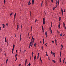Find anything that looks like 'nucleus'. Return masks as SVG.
I'll list each match as a JSON object with an SVG mask.
<instances>
[{
  "label": "nucleus",
  "mask_w": 66,
  "mask_h": 66,
  "mask_svg": "<svg viewBox=\"0 0 66 66\" xmlns=\"http://www.w3.org/2000/svg\"><path fill=\"white\" fill-rule=\"evenodd\" d=\"M27 59L26 60L25 62V66H26V64H27Z\"/></svg>",
  "instance_id": "nucleus-1"
},
{
  "label": "nucleus",
  "mask_w": 66,
  "mask_h": 66,
  "mask_svg": "<svg viewBox=\"0 0 66 66\" xmlns=\"http://www.w3.org/2000/svg\"><path fill=\"white\" fill-rule=\"evenodd\" d=\"M34 40H33L32 41L31 40V43L32 45H33V43H34Z\"/></svg>",
  "instance_id": "nucleus-2"
},
{
  "label": "nucleus",
  "mask_w": 66,
  "mask_h": 66,
  "mask_svg": "<svg viewBox=\"0 0 66 66\" xmlns=\"http://www.w3.org/2000/svg\"><path fill=\"white\" fill-rule=\"evenodd\" d=\"M33 54H34V53H33V52H32L31 54L32 59L33 58Z\"/></svg>",
  "instance_id": "nucleus-3"
},
{
  "label": "nucleus",
  "mask_w": 66,
  "mask_h": 66,
  "mask_svg": "<svg viewBox=\"0 0 66 66\" xmlns=\"http://www.w3.org/2000/svg\"><path fill=\"white\" fill-rule=\"evenodd\" d=\"M59 21H60L61 20V18L60 17H59Z\"/></svg>",
  "instance_id": "nucleus-4"
},
{
  "label": "nucleus",
  "mask_w": 66,
  "mask_h": 66,
  "mask_svg": "<svg viewBox=\"0 0 66 66\" xmlns=\"http://www.w3.org/2000/svg\"><path fill=\"white\" fill-rule=\"evenodd\" d=\"M61 27V25H60V24H59V25L58 26V27L59 28H60V27Z\"/></svg>",
  "instance_id": "nucleus-5"
},
{
  "label": "nucleus",
  "mask_w": 66,
  "mask_h": 66,
  "mask_svg": "<svg viewBox=\"0 0 66 66\" xmlns=\"http://www.w3.org/2000/svg\"><path fill=\"white\" fill-rule=\"evenodd\" d=\"M63 27H65V23H63Z\"/></svg>",
  "instance_id": "nucleus-6"
},
{
  "label": "nucleus",
  "mask_w": 66,
  "mask_h": 66,
  "mask_svg": "<svg viewBox=\"0 0 66 66\" xmlns=\"http://www.w3.org/2000/svg\"><path fill=\"white\" fill-rule=\"evenodd\" d=\"M17 30H18V29H19V26L18 25H17Z\"/></svg>",
  "instance_id": "nucleus-7"
},
{
  "label": "nucleus",
  "mask_w": 66,
  "mask_h": 66,
  "mask_svg": "<svg viewBox=\"0 0 66 66\" xmlns=\"http://www.w3.org/2000/svg\"><path fill=\"white\" fill-rule=\"evenodd\" d=\"M60 63H61V61H62V59L61 58H60Z\"/></svg>",
  "instance_id": "nucleus-8"
},
{
  "label": "nucleus",
  "mask_w": 66,
  "mask_h": 66,
  "mask_svg": "<svg viewBox=\"0 0 66 66\" xmlns=\"http://www.w3.org/2000/svg\"><path fill=\"white\" fill-rule=\"evenodd\" d=\"M61 12H62V15H63V10H62V8L61 9Z\"/></svg>",
  "instance_id": "nucleus-9"
},
{
  "label": "nucleus",
  "mask_w": 66,
  "mask_h": 66,
  "mask_svg": "<svg viewBox=\"0 0 66 66\" xmlns=\"http://www.w3.org/2000/svg\"><path fill=\"white\" fill-rule=\"evenodd\" d=\"M43 24H45V20H43Z\"/></svg>",
  "instance_id": "nucleus-10"
},
{
  "label": "nucleus",
  "mask_w": 66,
  "mask_h": 66,
  "mask_svg": "<svg viewBox=\"0 0 66 66\" xmlns=\"http://www.w3.org/2000/svg\"><path fill=\"white\" fill-rule=\"evenodd\" d=\"M36 56H35L34 58V60H35L36 59Z\"/></svg>",
  "instance_id": "nucleus-11"
},
{
  "label": "nucleus",
  "mask_w": 66,
  "mask_h": 66,
  "mask_svg": "<svg viewBox=\"0 0 66 66\" xmlns=\"http://www.w3.org/2000/svg\"><path fill=\"white\" fill-rule=\"evenodd\" d=\"M14 48H13L12 49V54H13V51H14Z\"/></svg>",
  "instance_id": "nucleus-12"
},
{
  "label": "nucleus",
  "mask_w": 66,
  "mask_h": 66,
  "mask_svg": "<svg viewBox=\"0 0 66 66\" xmlns=\"http://www.w3.org/2000/svg\"><path fill=\"white\" fill-rule=\"evenodd\" d=\"M20 40H21V35H20Z\"/></svg>",
  "instance_id": "nucleus-13"
},
{
  "label": "nucleus",
  "mask_w": 66,
  "mask_h": 66,
  "mask_svg": "<svg viewBox=\"0 0 66 66\" xmlns=\"http://www.w3.org/2000/svg\"><path fill=\"white\" fill-rule=\"evenodd\" d=\"M40 60L41 63H42V64H43V61H42V59H41V57L40 58Z\"/></svg>",
  "instance_id": "nucleus-14"
},
{
  "label": "nucleus",
  "mask_w": 66,
  "mask_h": 66,
  "mask_svg": "<svg viewBox=\"0 0 66 66\" xmlns=\"http://www.w3.org/2000/svg\"><path fill=\"white\" fill-rule=\"evenodd\" d=\"M32 5H33L34 4V0H32Z\"/></svg>",
  "instance_id": "nucleus-15"
},
{
  "label": "nucleus",
  "mask_w": 66,
  "mask_h": 66,
  "mask_svg": "<svg viewBox=\"0 0 66 66\" xmlns=\"http://www.w3.org/2000/svg\"><path fill=\"white\" fill-rule=\"evenodd\" d=\"M30 1H29L28 2V5H30V4H31V3H30Z\"/></svg>",
  "instance_id": "nucleus-16"
},
{
  "label": "nucleus",
  "mask_w": 66,
  "mask_h": 66,
  "mask_svg": "<svg viewBox=\"0 0 66 66\" xmlns=\"http://www.w3.org/2000/svg\"><path fill=\"white\" fill-rule=\"evenodd\" d=\"M3 28H4V27H5V25H4V24H3Z\"/></svg>",
  "instance_id": "nucleus-17"
},
{
  "label": "nucleus",
  "mask_w": 66,
  "mask_h": 66,
  "mask_svg": "<svg viewBox=\"0 0 66 66\" xmlns=\"http://www.w3.org/2000/svg\"><path fill=\"white\" fill-rule=\"evenodd\" d=\"M42 30H44V27L43 26H42Z\"/></svg>",
  "instance_id": "nucleus-18"
},
{
  "label": "nucleus",
  "mask_w": 66,
  "mask_h": 66,
  "mask_svg": "<svg viewBox=\"0 0 66 66\" xmlns=\"http://www.w3.org/2000/svg\"><path fill=\"white\" fill-rule=\"evenodd\" d=\"M52 62H54V63H55L56 62H55V60H52Z\"/></svg>",
  "instance_id": "nucleus-19"
},
{
  "label": "nucleus",
  "mask_w": 66,
  "mask_h": 66,
  "mask_svg": "<svg viewBox=\"0 0 66 66\" xmlns=\"http://www.w3.org/2000/svg\"><path fill=\"white\" fill-rule=\"evenodd\" d=\"M55 8H56V7H54L53 8V9L54 11V10Z\"/></svg>",
  "instance_id": "nucleus-20"
},
{
  "label": "nucleus",
  "mask_w": 66,
  "mask_h": 66,
  "mask_svg": "<svg viewBox=\"0 0 66 66\" xmlns=\"http://www.w3.org/2000/svg\"><path fill=\"white\" fill-rule=\"evenodd\" d=\"M55 40V43L56 44V43H57V40L56 39Z\"/></svg>",
  "instance_id": "nucleus-21"
},
{
  "label": "nucleus",
  "mask_w": 66,
  "mask_h": 66,
  "mask_svg": "<svg viewBox=\"0 0 66 66\" xmlns=\"http://www.w3.org/2000/svg\"><path fill=\"white\" fill-rule=\"evenodd\" d=\"M63 46L62 44L61 45V50H62V49H63Z\"/></svg>",
  "instance_id": "nucleus-22"
},
{
  "label": "nucleus",
  "mask_w": 66,
  "mask_h": 66,
  "mask_svg": "<svg viewBox=\"0 0 66 66\" xmlns=\"http://www.w3.org/2000/svg\"><path fill=\"white\" fill-rule=\"evenodd\" d=\"M47 31H46L45 32V35H46V36H47Z\"/></svg>",
  "instance_id": "nucleus-23"
},
{
  "label": "nucleus",
  "mask_w": 66,
  "mask_h": 66,
  "mask_svg": "<svg viewBox=\"0 0 66 66\" xmlns=\"http://www.w3.org/2000/svg\"><path fill=\"white\" fill-rule=\"evenodd\" d=\"M57 3L59 4V0H58L57 1Z\"/></svg>",
  "instance_id": "nucleus-24"
},
{
  "label": "nucleus",
  "mask_w": 66,
  "mask_h": 66,
  "mask_svg": "<svg viewBox=\"0 0 66 66\" xmlns=\"http://www.w3.org/2000/svg\"><path fill=\"white\" fill-rule=\"evenodd\" d=\"M7 61H8V59H7L6 60V63H7Z\"/></svg>",
  "instance_id": "nucleus-25"
},
{
  "label": "nucleus",
  "mask_w": 66,
  "mask_h": 66,
  "mask_svg": "<svg viewBox=\"0 0 66 66\" xmlns=\"http://www.w3.org/2000/svg\"><path fill=\"white\" fill-rule=\"evenodd\" d=\"M34 46H35V47H36V43H35Z\"/></svg>",
  "instance_id": "nucleus-26"
},
{
  "label": "nucleus",
  "mask_w": 66,
  "mask_h": 66,
  "mask_svg": "<svg viewBox=\"0 0 66 66\" xmlns=\"http://www.w3.org/2000/svg\"><path fill=\"white\" fill-rule=\"evenodd\" d=\"M13 15V12H12L10 14V16H11V15Z\"/></svg>",
  "instance_id": "nucleus-27"
},
{
  "label": "nucleus",
  "mask_w": 66,
  "mask_h": 66,
  "mask_svg": "<svg viewBox=\"0 0 66 66\" xmlns=\"http://www.w3.org/2000/svg\"><path fill=\"white\" fill-rule=\"evenodd\" d=\"M22 25H21V29L22 28Z\"/></svg>",
  "instance_id": "nucleus-28"
},
{
  "label": "nucleus",
  "mask_w": 66,
  "mask_h": 66,
  "mask_svg": "<svg viewBox=\"0 0 66 66\" xmlns=\"http://www.w3.org/2000/svg\"><path fill=\"white\" fill-rule=\"evenodd\" d=\"M15 48V45L14 44H13V48Z\"/></svg>",
  "instance_id": "nucleus-29"
},
{
  "label": "nucleus",
  "mask_w": 66,
  "mask_h": 66,
  "mask_svg": "<svg viewBox=\"0 0 66 66\" xmlns=\"http://www.w3.org/2000/svg\"><path fill=\"white\" fill-rule=\"evenodd\" d=\"M43 44H44V39H43Z\"/></svg>",
  "instance_id": "nucleus-30"
},
{
  "label": "nucleus",
  "mask_w": 66,
  "mask_h": 66,
  "mask_svg": "<svg viewBox=\"0 0 66 66\" xmlns=\"http://www.w3.org/2000/svg\"><path fill=\"white\" fill-rule=\"evenodd\" d=\"M60 56H61V55H62V54H61V52H60Z\"/></svg>",
  "instance_id": "nucleus-31"
},
{
  "label": "nucleus",
  "mask_w": 66,
  "mask_h": 66,
  "mask_svg": "<svg viewBox=\"0 0 66 66\" xmlns=\"http://www.w3.org/2000/svg\"><path fill=\"white\" fill-rule=\"evenodd\" d=\"M17 54H16L15 55V57H16L17 56Z\"/></svg>",
  "instance_id": "nucleus-32"
},
{
  "label": "nucleus",
  "mask_w": 66,
  "mask_h": 66,
  "mask_svg": "<svg viewBox=\"0 0 66 66\" xmlns=\"http://www.w3.org/2000/svg\"><path fill=\"white\" fill-rule=\"evenodd\" d=\"M16 13H15L14 15V17H15V16H16Z\"/></svg>",
  "instance_id": "nucleus-33"
},
{
  "label": "nucleus",
  "mask_w": 66,
  "mask_h": 66,
  "mask_svg": "<svg viewBox=\"0 0 66 66\" xmlns=\"http://www.w3.org/2000/svg\"><path fill=\"white\" fill-rule=\"evenodd\" d=\"M31 65V64H30V63H29V64H28V66H30Z\"/></svg>",
  "instance_id": "nucleus-34"
},
{
  "label": "nucleus",
  "mask_w": 66,
  "mask_h": 66,
  "mask_svg": "<svg viewBox=\"0 0 66 66\" xmlns=\"http://www.w3.org/2000/svg\"><path fill=\"white\" fill-rule=\"evenodd\" d=\"M51 53L52 54V55L53 54V52H52V51L51 52Z\"/></svg>",
  "instance_id": "nucleus-35"
},
{
  "label": "nucleus",
  "mask_w": 66,
  "mask_h": 66,
  "mask_svg": "<svg viewBox=\"0 0 66 66\" xmlns=\"http://www.w3.org/2000/svg\"><path fill=\"white\" fill-rule=\"evenodd\" d=\"M65 9L64 10V11H63L64 13H65Z\"/></svg>",
  "instance_id": "nucleus-36"
},
{
  "label": "nucleus",
  "mask_w": 66,
  "mask_h": 66,
  "mask_svg": "<svg viewBox=\"0 0 66 66\" xmlns=\"http://www.w3.org/2000/svg\"><path fill=\"white\" fill-rule=\"evenodd\" d=\"M5 0H4V3H5Z\"/></svg>",
  "instance_id": "nucleus-37"
},
{
  "label": "nucleus",
  "mask_w": 66,
  "mask_h": 66,
  "mask_svg": "<svg viewBox=\"0 0 66 66\" xmlns=\"http://www.w3.org/2000/svg\"><path fill=\"white\" fill-rule=\"evenodd\" d=\"M31 11H30V17H31Z\"/></svg>",
  "instance_id": "nucleus-38"
},
{
  "label": "nucleus",
  "mask_w": 66,
  "mask_h": 66,
  "mask_svg": "<svg viewBox=\"0 0 66 66\" xmlns=\"http://www.w3.org/2000/svg\"><path fill=\"white\" fill-rule=\"evenodd\" d=\"M51 30V27H50L49 28Z\"/></svg>",
  "instance_id": "nucleus-39"
},
{
  "label": "nucleus",
  "mask_w": 66,
  "mask_h": 66,
  "mask_svg": "<svg viewBox=\"0 0 66 66\" xmlns=\"http://www.w3.org/2000/svg\"><path fill=\"white\" fill-rule=\"evenodd\" d=\"M42 50H43V47L42 46Z\"/></svg>",
  "instance_id": "nucleus-40"
},
{
  "label": "nucleus",
  "mask_w": 66,
  "mask_h": 66,
  "mask_svg": "<svg viewBox=\"0 0 66 66\" xmlns=\"http://www.w3.org/2000/svg\"><path fill=\"white\" fill-rule=\"evenodd\" d=\"M17 51H18L17 50H16V53H17Z\"/></svg>",
  "instance_id": "nucleus-41"
},
{
  "label": "nucleus",
  "mask_w": 66,
  "mask_h": 66,
  "mask_svg": "<svg viewBox=\"0 0 66 66\" xmlns=\"http://www.w3.org/2000/svg\"><path fill=\"white\" fill-rule=\"evenodd\" d=\"M8 25V24H7V23L6 24V25L7 27Z\"/></svg>",
  "instance_id": "nucleus-42"
},
{
  "label": "nucleus",
  "mask_w": 66,
  "mask_h": 66,
  "mask_svg": "<svg viewBox=\"0 0 66 66\" xmlns=\"http://www.w3.org/2000/svg\"><path fill=\"white\" fill-rule=\"evenodd\" d=\"M64 27V29H65V30H66V27L65 26V27Z\"/></svg>",
  "instance_id": "nucleus-43"
},
{
  "label": "nucleus",
  "mask_w": 66,
  "mask_h": 66,
  "mask_svg": "<svg viewBox=\"0 0 66 66\" xmlns=\"http://www.w3.org/2000/svg\"><path fill=\"white\" fill-rule=\"evenodd\" d=\"M37 21V20L36 19V20H35V22H36V21Z\"/></svg>",
  "instance_id": "nucleus-44"
},
{
  "label": "nucleus",
  "mask_w": 66,
  "mask_h": 66,
  "mask_svg": "<svg viewBox=\"0 0 66 66\" xmlns=\"http://www.w3.org/2000/svg\"><path fill=\"white\" fill-rule=\"evenodd\" d=\"M52 30H51V33H52Z\"/></svg>",
  "instance_id": "nucleus-45"
},
{
  "label": "nucleus",
  "mask_w": 66,
  "mask_h": 66,
  "mask_svg": "<svg viewBox=\"0 0 66 66\" xmlns=\"http://www.w3.org/2000/svg\"><path fill=\"white\" fill-rule=\"evenodd\" d=\"M30 46L31 47H32V45L31 44H30Z\"/></svg>",
  "instance_id": "nucleus-46"
},
{
  "label": "nucleus",
  "mask_w": 66,
  "mask_h": 66,
  "mask_svg": "<svg viewBox=\"0 0 66 66\" xmlns=\"http://www.w3.org/2000/svg\"><path fill=\"white\" fill-rule=\"evenodd\" d=\"M51 25H52V22H51Z\"/></svg>",
  "instance_id": "nucleus-47"
},
{
  "label": "nucleus",
  "mask_w": 66,
  "mask_h": 66,
  "mask_svg": "<svg viewBox=\"0 0 66 66\" xmlns=\"http://www.w3.org/2000/svg\"><path fill=\"white\" fill-rule=\"evenodd\" d=\"M53 55H55V53L54 52L53 53Z\"/></svg>",
  "instance_id": "nucleus-48"
},
{
  "label": "nucleus",
  "mask_w": 66,
  "mask_h": 66,
  "mask_svg": "<svg viewBox=\"0 0 66 66\" xmlns=\"http://www.w3.org/2000/svg\"><path fill=\"white\" fill-rule=\"evenodd\" d=\"M43 1H42V4H43Z\"/></svg>",
  "instance_id": "nucleus-49"
},
{
  "label": "nucleus",
  "mask_w": 66,
  "mask_h": 66,
  "mask_svg": "<svg viewBox=\"0 0 66 66\" xmlns=\"http://www.w3.org/2000/svg\"><path fill=\"white\" fill-rule=\"evenodd\" d=\"M21 65V64H20L19 65V66H20Z\"/></svg>",
  "instance_id": "nucleus-50"
},
{
  "label": "nucleus",
  "mask_w": 66,
  "mask_h": 66,
  "mask_svg": "<svg viewBox=\"0 0 66 66\" xmlns=\"http://www.w3.org/2000/svg\"><path fill=\"white\" fill-rule=\"evenodd\" d=\"M20 49H21V50L20 51V52H21V48Z\"/></svg>",
  "instance_id": "nucleus-51"
},
{
  "label": "nucleus",
  "mask_w": 66,
  "mask_h": 66,
  "mask_svg": "<svg viewBox=\"0 0 66 66\" xmlns=\"http://www.w3.org/2000/svg\"><path fill=\"white\" fill-rule=\"evenodd\" d=\"M35 40V39L34 38H33V40Z\"/></svg>",
  "instance_id": "nucleus-52"
},
{
  "label": "nucleus",
  "mask_w": 66,
  "mask_h": 66,
  "mask_svg": "<svg viewBox=\"0 0 66 66\" xmlns=\"http://www.w3.org/2000/svg\"><path fill=\"white\" fill-rule=\"evenodd\" d=\"M17 57H16V60L15 61H16V60H17Z\"/></svg>",
  "instance_id": "nucleus-53"
},
{
  "label": "nucleus",
  "mask_w": 66,
  "mask_h": 66,
  "mask_svg": "<svg viewBox=\"0 0 66 66\" xmlns=\"http://www.w3.org/2000/svg\"><path fill=\"white\" fill-rule=\"evenodd\" d=\"M43 20H45V19L44 18H43Z\"/></svg>",
  "instance_id": "nucleus-54"
},
{
  "label": "nucleus",
  "mask_w": 66,
  "mask_h": 66,
  "mask_svg": "<svg viewBox=\"0 0 66 66\" xmlns=\"http://www.w3.org/2000/svg\"><path fill=\"white\" fill-rule=\"evenodd\" d=\"M64 61H65V60H63V63H64Z\"/></svg>",
  "instance_id": "nucleus-55"
},
{
  "label": "nucleus",
  "mask_w": 66,
  "mask_h": 66,
  "mask_svg": "<svg viewBox=\"0 0 66 66\" xmlns=\"http://www.w3.org/2000/svg\"><path fill=\"white\" fill-rule=\"evenodd\" d=\"M49 57H48V60H50V59H49Z\"/></svg>",
  "instance_id": "nucleus-56"
},
{
  "label": "nucleus",
  "mask_w": 66,
  "mask_h": 66,
  "mask_svg": "<svg viewBox=\"0 0 66 66\" xmlns=\"http://www.w3.org/2000/svg\"><path fill=\"white\" fill-rule=\"evenodd\" d=\"M52 3L53 2V0H51Z\"/></svg>",
  "instance_id": "nucleus-57"
},
{
  "label": "nucleus",
  "mask_w": 66,
  "mask_h": 66,
  "mask_svg": "<svg viewBox=\"0 0 66 66\" xmlns=\"http://www.w3.org/2000/svg\"><path fill=\"white\" fill-rule=\"evenodd\" d=\"M38 56H39V53H38Z\"/></svg>",
  "instance_id": "nucleus-58"
},
{
  "label": "nucleus",
  "mask_w": 66,
  "mask_h": 66,
  "mask_svg": "<svg viewBox=\"0 0 66 66\" xmlns=\"http://www.w3.org/2000/svg\"><path fill=\"white\" fill-rule=\"evenodd\" d=\"M62 36V34H60V36Z\"/></svg>",
  "instance_id": "nucleus-59"
},
{
  "label": "nucleus",
  "mask_w": 66,
  "mask_h": 66,
  "mask_svg": "<svg viewBox=\"0 0 66 66\" xmlns=\"http://www.w3.org/2000/svg\"><path fill=\"white\" fill-rule=\"evenodd\" d=\"M5 42L6 43V40H5Z\"/></svg>",
  "instance_id": "nucleus-60"
},
{
  "label": "nucleus",
  "mask_w": 66,
  "mask_h": 66,
  "mask_svg": "<svg viewBox=\"0 0 66 66\" xmlns=\"http://www.w3.org/2000/svg\"><path fill=\"white\" fill-rule=\"evenodd\" d=\"M46 55L47 56H48V54H46Z\"/></svg>",
  "instance_id": "nucleus-61"
},
{
  "label": "nucleus",
  "mask_w": 66,
  "mask_h": 66,
  "mask_svg": "<svg viewBox=\"0 0 66 66\" xmlns=\"http://www.w3.org/2000/svg\"><path fill=\"white\" fill-rule=\"evenodd\" d=\"M32 29V27H31V29Z\"/></svg>",
  "instance_id": "nucleus-62"
},
{
  "label": "nucleus",
  "mask_w": 66,
  "mask_h": 66,
  "mask_svg": "<svg viewBox=\"0 0 66 66\" xmlns=\"http://www.w3.org/2000/svg\"><path fill=\"white\" fill-rule=\"evenodd\" d=\"M52 42L53 43H54V41H53Z\"/></svg>",
  "instance_id": "nucleus-63"
},
{
  "label": "nucleus",
  "mask_w": 66,
  "mask_h": 66,
  "mask_svg": "<svg viewBox=\"0 0 66 66\" xmlns=\"http://www.w3.org/2000/svg\"><path fill=\"white\" fill-rule=\"evenodd\" d=\"M30 60H31V57H30Z\"/></svg>",
  "instance_id": "nucleus-64"
}]
</instances>
